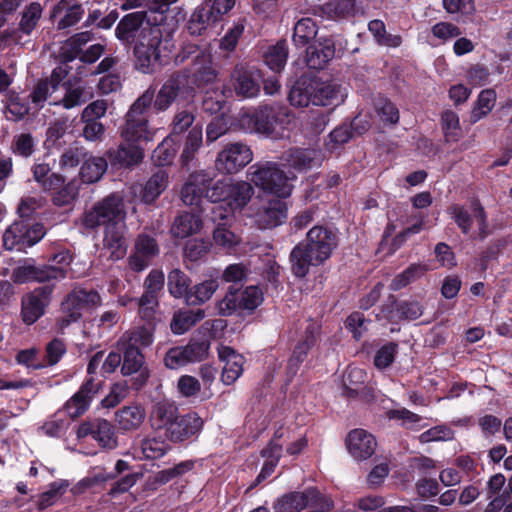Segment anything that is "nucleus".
I'll use <instances>...</instances> for the list:
<instances>
[{
    "label": "nucleus",
    "instance_id": "1",
    "mask_svg": "<svg viewBox=\"0 0 512 512\" xmlns=\"http://www.w3.org/2000/svg\"><path fill=\"white\" fill-rule=\"evenodd\" d=\"M338 245L336 233L322 225L312 227L306 235V243L296 245L290 254L292 271L303 278L311 266H319L330 258Z\"/></svg>",
    "mask_w": 512,
    "mask_h": 512
},
{
    "label": "nucleus",
    "instance_id": "2",
    "mask_svg": "<svg viewBox=\"0 0 512 512\" xmlns=\"http://www.w3.org/2000/svg\"><path fill=\"white\" fill-rule=\"evenodd\" d=\"M254 194L255 189L248 179L217 180L207 190L206 198L213 203L222 202L224 205H218L212 209V221H231L237 213L245 214Z\"/></svg>",
    "mask_w": 512,
    "mask_h": 512
},
{
    "label": "nucleus",
    "instance_id": "3",
    "mask_svg": "<svg viewBox=\"0 0 512 512\" xmlns=\"http://www.w3.org/2000/svg\"><path fill=\"white\" fill-rule=\"evenodd\" d=\"M175 27L167 24L150 25L142 28L135 40V67L144 74L152 73L163 58L174 49L173 34Z\"/></svg>",
    "mask_w": 512,
    "mask_h": 512
},
{
    "label": "nucleus",
    "instance_id": "4",
    "mask_svg": "<svg viewBox=\"0 0 512 512\" xmlns=\"http://www.w3.org/2000/svg\"><path fill=\"white\" fill-rule=\"evenodd\" d=\"M247 179L253 187L278 198H287L292 194V179L276 162L262 161L251 165Z\"/></svg>",
    "mask_w": 512,
    "mask_h": 512
},
{
    "label": "nucleus",
    "instance_id": "5",
    "mask_svg": "<svg viewBox=\"0 0 512 512\" xmlns=\"http://www.w3.org/2000/svg\"><path fill=\"white\" fill-rule=\"evenodd\" d=\"M153 342L151 327H136L126 331L117 341V348L123 353L121 372L125 376L140 371L144 364V356L140 347L150 346Z\"/></svg>",
    "mask_w": 512,
    "mask_h": 512
},
{
    "label": "nucleus",
    "instance_id": "6",
    "mask_svg": "<svg viewBox=\"0 0 512 512\" xmlns=\"http://www.w3.org/2000/svg\"><path fill=\"white\" fill-rule=\"evenodd\" d=\"M126 208L124 199L119 194H111L95 203L85 211L81 223L88 229H96L100 226L118 225L126 220Z\"/></svg>",
    "mask_w": 512,
    "mask_h": 512
},
{
    "label": "nucleus",
    "instance_id": "7",
    "mask_svg": "<svg viewBox=\"0 0 512 512\" xmlns=\"http://www.w3.org/2000/svg\"><path fill=\"white\" fill-rule=\"evenodd\" d=\"M280 116L288 117V114L286 111L277 113L273 107L264 106L253 113H241L239 122L247 132L278 137L282 135L280 129H282L283 119H280Z\"/></svg>",
    "mask_w": 512,
    "mask_h": 512
},
{
    "label": "nucleus",
    "instance_id": "8",
    "mask_svg": "<svg viewBox=\"0 0 512 512\" xmlns=\"http://www.w3.org/2000/svg\"><path fill=\"white\" fill-rule=\"evenodd\" d=\"M245 216L261 229H272L281 225L287 218V206L280 199L257 198L247 208Z\"/></svg>",
    "mask_w": 512,
    "mask_h": 512
},
{
    "label": "nucleus",
    "instance_id": "9",
    "mask_svg": "<svg viewBox=\"0 0 512 512\" xmlns=\"http://www.w3.org/2000/svg\"><path fill=\"white\" fill-rule=\"evenodd\" d=\"M46 234L43 224L18 220L13 222L4 232L3 246L7 250L22 251L38 243Z\"/></svg>",
    "mask_w": 512,
    "mask_h": 512
},
{
    "label": "nucleus",
    "instance_id": "10",
    "mask_svg": "<svg viewBox=\"0 0 512 512\" xmlns=\"http://www.w3.org/2000/svg\"><path fill=\"white\" fill-rule=\"evenodd\" d=\"M254 154L242 141L225 144L217 153L215 169L221 175H235L253 161Z\"/></svg>",
    "mask_w": 512,
    "mask_h": 512
},
{
    "label": "nucleus",
    "instance_id": "11",
    "mask_svg": "<svg viewBox=\"0 0 512 512\" xmlns=\"http://www.w3.org/2000/svg\"><path fill=\"white\" fill-rule=\"evenodd\" d=\"M160 253L159 245L152 236L141 233L134 242L133 249L128 257V266L135 272L145 270Z\"/></svg>",
    "mask_w": 512,
    "mask_h": 512
},
{
    "label": "nucleus",
    "instance_id": "12",
    "mask_svg": "<svg viewBox=\"0 0 512 512\" xmlns=\"http://www.w3.org/2000/svg\"><path fill=\"white\" fill-rule=\"evenodd\" d=\"M261 78L258 69L237 65L231 74V86L238 97L254 98L260 93Z\"/></svg>",
    "mask_w": 512,
    "mask_h": 512
},
{
    "label": "nucleus",
    "instance_id": "13",
    "mask_svg": "<svg viewBox=\"0 0 512 512\" xmlns=\"http://www.w3.org/2000/svg\"><path fill=\"white\" fill-rule=\"evenodd\" d=\"M100 383L93 377L88 378L63 405V410L74 419L83 415L90 407L93 398L98 394Z\"/></svg>",
    "mask_w": 512,
    "mask_h": 512
},
{
    "label": "nucleus",
    "instance_id": "14",
    "mask_svg": "<svg viewBox=\"0 0 512 512\" xmlns=\"http://www.w3.org/2000/svg\"><path fill=\"white\" fill-rule=\"evenodd\" d=\"M348 453L356 461H364L372 457L377 448L376 438L364 429L351 430L345 439Z\"/></svg>",
    "mask_w": 512,
    "mask_h": 512
},
{
    "label": "nucleus",
    "instance_id": "15",
    "mask_svg": "<svg viewBox=\"0 0 512 512\" xmlns=\"http://www.w3.org/2000/svg\"><path fill=\"white\" fill-rule=\"evenodd\" d=\"M65 278L63 268L53 266H35L25 263L13 270L12 279L16 283H25L29 281L46 282L51 280H60Z\"/></svg>",
    "mask_w": 512,
    "mask_h": 512
},
{
    "label": "nucleus",
    "instance_id": "16",
    "mask_svg": "<svg viewBox=\"0 0 512 512\" xmlns=\"http://www.w3.org/2000/svg\"><path fill=\"white\" fill-rule=\"evenodd\" d=\"M126 234V222L118 225L111 224L104 229L103 250L108 253V258L112 261H118L125 257L128 248Z\"/></svg>",
    "mask_w": 512,
    "mask_h": 512
},
{
    "label": "nucleus",
    "instance_id": "17",
    "mask_svg": "<svg viewBox=\"0 0 512 512\" xmlns=\"http://www.w3.org/2000/svg\"><path fill=\"white\" fill-rule=\"evenodd\" d=\"M202 426L203 421L197 413L191 412L186 415L178 413L177 419L168 428L165 436L172 442H183L198 434Z\"/></svg>",
    "mask_w": 512,
    "mask_h": 512
},
{
    "label": "nucleus",
    "instance_id": "18",
    "mask_svg": "<svg viewBox=\"0 0 512 512\" xmlns=\"http://www.w3.org/2000/svg\"><path fill=\"white\" fill-rule=\"evenodd\" d=\"M212 178L205 171H195L190 174L182 187L181 198L186 205H197L210 189Z\"/></svg>",
    "mask_w": 512,
    "mask_h": 512
},
{
    "label": "nucleus",
    "instance_id": "19",
    "mask_svg": "<svg viewBox=\"0 0 512 512\" xmlns=\"http://www.w3.org/2000/svg\"><path fill=\"white\" fill-rule=\"evenodd\" d=\"M282 159L290 168L302 172L319 166L323 155L317 149L292 148L283 154Z\"/></svg>",
    "mask_w": 512,
    "mask_h": 512
},
{
    "label": "nucleus",
    "instance_id": "20",
    "mask_svg": "<svg viewBox=\"0 0 512 512\" xmlns=\"http://www.w3.org/2000/svg\"><path fill=\"white\" fill-rule=\"evenodd\" d=\"M319 499V492L315 489H307L304 492H293L278 498L274 505V512H299L306 509L310 502Z\"/></svg>",
    "mask_w": 512,
    "mask_h": 512
},
{
    "label": "nucleus",
    "instance_id": "21",
    "mask_svg": "<svg viewBox=\"0 0 512 512\" xmlns=\"http://www.w3.org/2000/svg\"><path fill=\"white\" fill-rule=\"evenodd\" d=\"M218 356L224 362L221 381L225 385H231L242 375L245 359L229 346L219 347Z\"/></svg>",
    "mask_w": 512,
    "mask_h": 512
},
{
    "label": "nucleus",
    "instance_id": "22",
    "mask_svg": "<svg viewBox=\"0 0 512 512\" xmlns=\"http://www.w3.org/2000/svg\"><path fill=\"white\" fill-rule=\"evenodd\" d=\"M312 104L316 106H336L344 101V93L339 85L332 81L314 78Z\"/></svg>",
    "mask_w": 512,
    "mask_h": 512
},
{
    "label": "nucleus",
    "instance_id": "23",
    "mask_svg": "<svg viewBox=\"0 0 512 512\" xmlns=\"http://www.w3.org/2000/svg\"><path fill=\"white\" fill-rule=\"evenodd\" d=\"M318 330L319 326L317 323L309 322L306 325L304 335L296 345L288 362V370L291 374H296L300 364L306 358L309 349L315 344Z\"/></svg>",
    "mask_w": 512,
    "mask_h": 512
},
{
    "label": "nucleus",
    "instance_id": "24",
    "mask_svg": "<svg viewBox=\"0 0 512 512\" xmlns=\"http://www.w3.org/2000/svg\"><path fill=\"white\" fill-rule=\"evenodd\" d=\"M107 154L113 165L122 167L137 165L144 158V151L137 143L126 141L117 149H110Z\"/></svg>",
    "mask_w": 512,
    "mask_h": 512
},
{
    "label": "nucleus",
    "instance_id": "25",
    "mask_svg": "<svg viewBox=\"0 0 512 512\" xmlns=\"http://www.w3.org/2000/svg\"><path fill=\"white\" fill-rule=\"evenodd\" d=\"M49 303L48 293L44 289L35 290L22 301V317L27 324L36 322Z\"/></svg>",
    "mask_w": 512,
    "mask_h": 512
},
{
    "label": "nucleus",
    "instance_id": "26",
    "mask_svg": "<svg viewBox=\"0 0 512 512\" xmlns=\"http://www.w3.org/2000/svg\"><path fill=\"white\" fill-rule=\"evenodd\" d=\"M145 410L137 404L124 406L115 413V423L124 432L138 430L145 420Z\"/></svg>",
    "mask_w": 512,
    "mask_h": 512
},
{
    "label": "nucleus",
    "instance_id": "27",
    "mask_svg": "<svg viewBox=\"0 0 512 512\" xmlns=\"http://www.w3.org/2000/svg\"><path fill=\"white\" fill-rule=\"evenodd\" d=\"M155 130L148 125V119L126 118L125 126L121 131V137L126 142H150L153 141Z\"/></svg>",
    "mask_w": 512,
    "mask_h": 512
},
{
    "label": "nucleus",
    "instance_id": "28",
    "mask_svg": "<svg viewBox=\"0 0 512 512\" xmlns=\"http://www.w3.org/2000/svg\"><path fill=\"white\" fill-rule=\"evenodd\" d=\"M335 56V43L332 38L321 39L317 46L307 48L306 62L309 68L321 69Z\"/></svg>",
    "mask_w": 512,
    "mask_h": 512
},
{
    "label": "nucleus",
    "instance_id": "29",
    "mask_svg": "<svg viewBox=\"0 0 512 512\" xmlns=\"http://www.w3.org/2000/svg\"><path fill=\"white\" fill-rule=\"evenodd\" d=\"M178 413L177 406L171 402L156 403L150 414L151 427L154 430H164L165 434L173 421L177 419Z\"/></svg>",
    "mask_w": 512,
    "mask_h": 512
},
{
    "label": "nucleus",
    "instance_id": "30",
    "mask_svg": "<svg viewBox=\"0 0 512 512\" xmlns=\"http://www.w3.org/2000/svg\"><path fill=\"white\" fill-rule=\"evenodd\" d=\"M63 87L65 89L64 96L53 99L50 105H61L65 109H72L76 106H80L92 96L86 92L85 86L79 81L73 83L71 80H68L63 84Z\"/></svg>",
    "mask_w": 512,
    "mask_h": 512
},
{
    "label": "nucleus",
    "instance_id": "31",
    "mask_svg": "<svg viewBox=\"0 0 512 512\" xmlns=\"http://www.w3.org/2000/svg\"><path fill=\"white\" fill-rule=\"evenodd\" d=\"M314 78L310 76L300 77L291 87L288 100L294 107H307L312 104Z\"/></svg>",
    "mask_w": 512,
    "mask_h": 512
},
{
    "label": "nucleus",
    "instance_id": "32",
    "mask_svg": "<svg viewBox=\"0 0 512 512\" xmlns=\"http://www.w3.org/2000/svg\"><path fill=\"white\" fill-rule=\"evenodd\" d=\"M184 83L181 75L171 76L160 88L154 101V108L158 111L167 110L176 99Z\"/></svg>",
    "mask_w": 512,
    "mask_h": 512
},
{
    "label": "nucleus",
    "instance_id": "33",
    "mask_svg": "<svg viewBox=\"0 0 512 512\" xmlns=\"http://www.w3.org/2000/svg\"><path fill=\"white\" fill-rule=\"evenodd\" d=\"M145 26L144 16L141 13H130L124 16L117 24L115 34L119 40L129 42L133 38L137 39L142 28Z\"/></svg>",
    "mask_w": 512,
    "mask_h": 512
},
{
    "label": "nucleus",
    "instance_id": "34",
    "mask_svg": "<svg viewBox=\"0 0 512 512\" xmlns=\"http://www.w3.org/2000/svg\"><path fill=\"white\" fill-rule=\"evenodd\" d=\"M51 169L50 164L46 163L44 160H37L32 166L34 180L39 183L45 191L58 189L65 181L62 175L50 173Z\"/></svg>",
    "mask_w": 512,
    "mask_h": 512
},
{
    "label": "nucleus",
    "instance_id": "35",
    "mask_svg": "<svg viewBox=\"0 0 512 512\" xmlns=\"http://www.w3.org/2000/svg\"><path fill=\"white\" fill-rule=\"evenodd\" d=\"M202 227V221L199 216L192 213H183L175 218L171 233L177 238H186L197 233Z\"/></svg>",
    "mask_w": 512,
    "mask_h": 512
},
{
    "label": "nucleus",
    "instance_id": "36",
    "mask_svg": "<svg viewBox=\"0 0 512 512\" xmlns=\"http://www.w3.org/2000/svg\"><path fill=\"white\" fill-rule=\"evenodd\" d=\"M187 364L200 362L208 356L210 341L206 335L193 336L187 345L180 346Z\"/></svg>",
    "mask_w": 512,
    "mask_h": 512
},
{
    "label": "nucleus",
    "instance_id": "37",
    "mask_svg": "<svg viewBox=\"0 0 512 512\" xmlns=\"http://www.w3.org/2000/svg\"><path fill=\"white\" fill-rule=\"evenodd\" d=\"M187 364L200 362L208 356L210 341L206 335L193 336L187 345L180 346Z\"/></svg>",
    "mask_w": 512,
    "mask_h": 512
},
{
    "label": "nucleus",
    "instance_id": "38",
    "mask_svg": "<svg viewBox=\"0 0 512 512\" xmlns=\"http://www.w3.org/2000/svg\"><path fill=\"white\" fill-rule=\"evenodd\" d=\"M204 317L205 312L201 309H198L197 311H177L174 313L170 323L171 331L176 335L184 334Z\"/></svg>",
    "mask_w": 512,
    "mask_h": 512
},
{
    "label": "nucleus",
    "instance_id": "39",
    "mask_svg": "<svg viewBox=\"0 0 512 512\" xmlns=\"http://www.w3.org/2000/svg\"><path fill=\"white\" fill-rule=\"evenodd\" d=\"M65 12L64 16L58 22L59 29H66L75 25L83 16L84 10L79 4L68 6L66 0H61L53 8L51 17L55 18L61 13Z\"/></svg>",
    "mask_w": 512,
    "mask_h": 512
},
{
    "label": "nucleus",
    "instance_id": "40",
    "mask_svg": "<svg viewBox=\"0 0 512 512\" xmlns=\"http://www.w3.org/2000/svg\"><path fill=\"white\" fill-rule=\"evenodd\" d=\"M318 32L315 21L309 17L301 18L294 26L293 42L297 47H306Z\"/></svg>",
    "mask_w": 512,
    "mask_h": 512
},
{
    "label": "nucleus",
    "instance_id": "41",
    "mask_svg": "<svg viewBox=\"0 0 512 512\" xmlns=\"http://www.w3.org/2000/svg\"><path fill=\"white\" fill-rule=\"evenodd\" d=\"M107 170V161L103 157H89L80 169L82 181L88 184L99 181Z\"/></svg>",
    "mask_w": 512,
    "mask_h": 512
},
{
    "label": "nucleus",
    "instance_id": "42",
    "mask_svg": "<svg viewBox=\"0 0 512 512\" xmlns=\"http://www.w3.org/2000/svg\"><path fill=\"white\" fill-rule=\"evenodd\" d=\"M203 131L201 125H194L186 136L183 151L180 156V161L183 166L189 164L194 159L196 152L202 146Z\"/></svg>",
    "mask_w": 512,
    "mask_h": 512
},
{
    "label": "nucleus",
    "instance_id": "43",
    "mask_svg": "<svg viewBox=\"0 0 512 512\" xmlns=\"http://www.w3.org/2000/svg\"><path fill=\"white\" fill-rule=\"evenodd\" d=\"M355 0H329L321 7L322 13L329 19L337 20L354 15Z\"/></svg>",
    "mask_w": 512,
    "mask_h": 512
},
{
    "label": "nucleus",
    "instance_id": "44",
    "mask_svg": "<svg viewBox=\"0 0 512 512\" xmlns=\"http://www.w3.org/2000/svg\"><path fill=\"white\" fill-rule=\"evenodd\" d=\"M96 441L98 445L107 450H113L118 446V438L116 436L113 425L106 419L96 418Z\"/></svg>",
    "mask_w": 512,
    "mask_h": 512
},
{
    "label": "nucleus",
    "instance_id": "45",
    "mask_svg": "<svg viewBox=\"0 0 512 512\" xmlns=\"http://www.w3.org/2000/svg\"><path fill=\"white\" fill-rule=\"evenodd\" d=\"M190 278L180 269H174L168 274V291L174 298L188 299L190 293Z\"/></svg>",
    "mask_w": 512,
    "mask_h": 512
},
{
    "label": "nucleus",
    "instance_id": "46",
    "mask_svg": "<svg viewBox=\"0 0 512 512\" xmlns=\"http://www.w3.org/2000/svg\"><path fill=\"white\" fill-rule=\"evenodd\" d=\"M76 298L77 294L74 290L62 303V309L66 315L59 320L60 329H64L69 326L70 323L77 321L82 316L83 311L86 310L83 304Z\"/></svg>",
    "mask_w": 512,
    "mask_h": 512
},
{
    "label": "nucleus",
    "instance_id": "47",
    "mask_svg": "<svg viewBox=\"0 0 512 512\" xmlns=\"http://www.w3.org/2000/svg\"><path fill=\"white\" fill-rule=\"evenodd\" d=\"M428 268L425 264L414 263L411 264L406 270L396 275L390 283V289L393 291L400 290L406 287L408 284L421 278Z\"/></svg>",
    "mask_w": 512,
    "mask_h": 512
},
{
    "label": "nucleus",
    "instance_id": "48",
    "mask_svg": "<svg viewBox=\"0 0 512 512\" xmlns=\"http://www.w3.org/2000/svg\"><path fill=\"white\" fill-rule=\"evenodd\" d=\"M217 289L218 282L216 280H205L190 288V293L188 294L186 302L189 305L203 304L213 296Z\"/></svg>",
    "mask_w": 512,
    "mask_h": 512
},
{
    "label": "nucleus",
    "instance_id": "49",
    "mask_svg": "<svg viewBox=\"0 0 512 512\" xmlns=\"http://www.w3.org/2000/svg\"><path fill=\"white\" fill-rule=\"evenodd\" d=\"M288 49L285 41H279L277 44L268 48L264 54L266 65L274 72H280L287 61Z\"/></svg>",
    "mask_w": 512,
    "mask_h": 512
},
{
    "label": "nucleus",
    "instance_id": "50",
    "mask_svg": "<svg viewBox=\"0 0 512 512\" xmlns=\"http://www.w3.org/2000/svg\"><path fill=\"white\" fill-rule=\"evenodd\" d=\"M167 184V173L165 171L156 172L150 177L144 187L143 200L146 203H152L166 189Z\"/></svg>",
    "mask_w": 512,
    "mask_h": 512
},
{
    "label": "nucleus",
    "instance_id": "51",
    "mask_svg": "<svg viewBox=\"0 0 512 512\" xmlns=\"http://www.w3.org/2000/svg\"><path fill=\"white\" fill-rule=\"evenodd\" d=\"M229 221H217V227L213 232V239L216 245L231 251L240 243V237L226 227Z\"/></svg>",
    "mask_w": 512,
    "mask_h": 512
},
{
    "label": "nucleus",
    "instance_id": "52",
    "mask_svg": "<svg viewBox=\"0 0 512 512\" xmlns=\"http://www.w3.org/2000/svg\"><path fill=\"white\" fill-rule=\"evenodd\" d=\"M191 468L189 463H180L173 468L159 471L156 475L147 480V486L155 490L159 486L164 485L177 476L184 474Z\"/></svg>",
    "mask_w": 512,
    "mask_h": 512
},
{
    "label": "nucleus",
    "instance_id": "53",
    "mask_svg": "<svg viewBox=\"0 0 512 512\" xmlns=\"http://www.w3.org/2000/svg\"><path fill=\"white\" fill-rule=\"evenodd\" d=\"M168 450L169 445L163 439L156 437H147L142 440L140 445L142 457L150 460L161 458Z\"/></svg>",
    "mask_w": 512,
    "mask_h": 512
},
{
    "label": "nucleus",
    "instance_id": "54",
    "mask_svg": "<svg viewBox=\"0 0 512 512\" xmlns=\"http://www.w3.org/2000/svg\"><path fill=\"white\" fill-rule=\"evenodd\" d=\"M496 93L492 89L483 90L478 97L477 104L472 111L471 119L473 122L479 121L486 116L494 107Z\"/></svg>",
    "mask_w": 512,
    "mask_h": 512
},
{
    "label": "nucleus",
    "instance_id": "55",
    "mask_svg": "<svg viewBox=\"0 0 512 512\" xmlns=\"http://www.w3.org/2000/svg\"><path fill=\"white\" fill-rule=\"evenodd\" d=\"M442 129L446 142H457L461 137V127L458 115L453 111H446L442 115Z\"/></svg>",
    "mask_w": 512,
    "mask_h": 512
},
{
    "label": "nucleus",
    "instance_id": "56",
    "mask_svg": "<svg viewBox=\"0 0 512 512\" xmlns=\"http://www.w3.org/2000/svg\"><path fill=\"white\" fill-rule=\"evenodd\" d=\"M212 15V12L205 8L195 9L187 23L189 34L193 36L201 35L206 30Z\"/></svg>",
    "mask_w": 512,
    "mask_h": 512
},
{
    "label": "nucleus",
    "instance_id": "57",
    "mask_svg": "<svg viewBox=\"0 0 512 512\" xmlns=\"http://www.w3.org/2000/svg\"><path fill=\"white\" fill-rule=\"evenodd\" d=\"M43 8L40 3L32 2L23 12L20 21V30L29 35L37 26Z\"/></svg>",
    "mask_w": 512,
    "mask_h": 512
},
{
    "label": "nucleus",
    "instance_id": "58",
    "mask_svg": "<svg viewBox=\"0 0 512 512\" xmlns=\"http://www.w3.org/2000/svg\"><path fill=\"white\" fill-rule=\"evenodd\" d=\"M155 93L153 90H146L130 107L126 118L148 119L147 112L153 102Z\"/></svg>",
    "mask_w": 512,
    "mask_h": 512
},
{
    "label": "nucleus",
    "instance_id": "59",
    "mask_svg": "<svg viewBox=\"0 0 512 512\" xmlns=\"http://www.w3.org/2000/svg\"><path fill=\"white\" fill-rule=\"evenodd\" d=\"M177 150L173 137L169 135L154 150L153 158L158 165L164 166L172 162L176 156Z\"/></svg>",
    "mask_w": 512,
    "mask_h": 512
},
{
    "label": "nucleus",
    "instance_id": "60",
    "mask_svg": "<svg viewBox=\"0 0 512 512\" xmlns=\"http://www.w3.org/2000/svg\"><path fill=\"white\" fill-rule=\"evenodd\" d=\"M68 483L65 481H57L50 484L49 489L39 495L38 508L43 510L53 505L66 491Z\"/></svg>",
    "mask_w": 512,
    "mask_h": 512
},
{
    "label": "nucleus",
    "instance_id": "61",
    "mask_svg": "<svg viewBox=\"0 0 512 512\" xmlns=\"http://www.w3.org/2000/svg\"><path fill=\"white\" fill-rule=\"evenodd\" d=\"M375 110L380 119L389 124H396L399 121V110L389 99L378 98L375 100Z\"/></svg>",
    "mask_w": 512,
    "mask_h": 512
},
{
    "label": "nucleus",
    "instance_id": "62",
    "mask_svg": "<svg viewBox=\"0 0 512 512\" xmlns=\"http://www.w3.org/2000/svg\"><path fill=\"white\" fill-rule=\"evenodd\" d=\"M55 191L52 197V201L57 206H67L71 204L78 195V187L74 181H70L67 184L65 182L58 189H52Z\"/></svg>",
    "mask_w": 512,
    "mask_h": 512
},
{
    "label": "nucleus",
    "instance_id": "63",
    "mask_svg": "<svg viewBox=\"0 0 512 512\" xmlns=\"http://www.w3.org/2000/svg\"><path fill=\"white\" fill-rule=\"evenodd\" d=\"M225 105V96L220 89H209L205 92L202 108L204 111L215 114L220 112Z\"/></svg>",
    "mask_w": 512,
    "mask_h": 512
},
{
    "label": "nucleus",
    "instance_id": "64",
    "mask_svg": "<svg viewBox=\"0 0 512 512\" xmlns=\"http://www.w3.org/2000/svg\"><path fill=\"white\" fill-rule=\"evenodd\" d=\"M398 345L393 342H389L379 348L374 356V365L376 368L383 370L389 367L397 354Z\"/></svg>",
    "mask_w": 512,
    "mask_h": 512
}]
</instances>
